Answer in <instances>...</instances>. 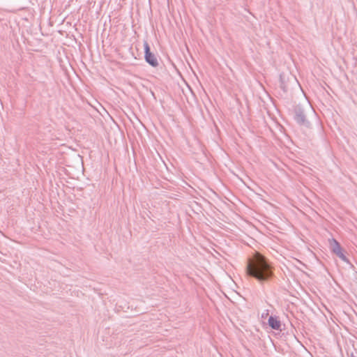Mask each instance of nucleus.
Segmentation results:
<instances>
[{
  "instance_id": "obj_1",
  "label": "nucleus",
  "mask_w": 357,
  "mask_h": 357,
  "mask_svg": "<svg viewBox=\"0 0 357 357\" xmlns=\"http://www.w3.org/2000/svg\"><path fill=\"white\" fill-rule=\"evenodd\" d=\"M247 274L259 282H264L272 276V271L266 259L259 253L248 260Z\"/></svg>"
},
{
  "instance_id": "obj_2",
  "label": "nucleus",
  "mask_w": 357,
  "mask_h": 357,
  "mask_svg": "<svg viewBox=\"0 0 357 357\" xmlns=\"http://www.w3.org/2000/svg\"><path fill=\"white\" fill-rule=\"evenodd\" d=\"M144 57L146 61L153 67H157L158 66V61L156 56L151 52L150 47L147 41L144 42Z\"/></svg>"
},
{
  "instance_id": "obj_3",
  "label": "nucleus",
  "mask_w": 357,
  "mask_h": 357,
  "mask_svg": "<svg viewBox=\"0 0 357 357\" xmlns=\"http://www.w3.org/2000/svg\"><path fill=\"white\" fill-rule=\"evenodd\" d=\"M294 119L298 123L305 126H309V122L306 119V116L304 113V111L301 107H296L294 109Z\"/></svg>"
},
{
  "instance_id": "obj_4",
  "label": "nucleus",
  "mask_w": 357,
  "mask_h": 357,
  "mask_svg": "<svg viewBox=\"0 0 357 357\" xmlns=\"http://www.w3.org/2000/svg\"><path fill=\"white\" fill-rule=\"evenodd\" d=\"M335 241V245L333 246V252L337 255V256L339 257L342 261L348 262V260L346 257V256L344 255L342 248L340 245V244L336 241Z\"/></svg>"
},
{
  "instance_id": "obj_5",
  "label": "nucleus",
  "mask_w": 357,
  "mask_h": 357,
  "mask_svg": "<svg viewBox=\"0 0 357 357\" xmlns=\"http://www.w3.org/2000/svg\"><path fill=\"white\" fill-rule=\"evenodd\" d=\"M269 326L275 330H279L281 326L280 321L275 317H270L268 319Z\"/></svg>"
},
{
  "instance_id": "obj_6",
  "label": "nucleus",
  "mask_w": 357,
  "mask_h": 357,
  "mask_svg": "<svg viewBox=\"0 0 357 357\" xmlns=\"http://www.w3.org/2000/svg\"><path fill=\"white\" fill-rule=\"evenodd\" d=\"M280 87L285 92L287 91V86L284 84V77L281 75L280 76Z\"/></svg>"
}]
</instances>
